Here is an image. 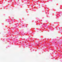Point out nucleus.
<instances>
[{"label": "nucleus", "mask_w": 62, "mask_h": 62, "mask_svg": "<svg viewBox=\"0 0 62 62\" xmlns=\"http://www.w3.org/2000/svg\"><path fill=\"white\" fill-rule=\"evenodd\" d=\"M60 9V7H59V8H58V9Z\"/></svg>", "instance_id": "f257e3e1"}]
</instances>
